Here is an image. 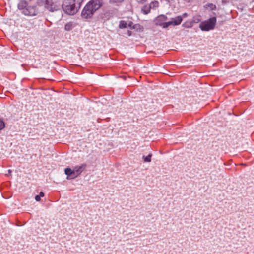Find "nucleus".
<instances>
[{
    "label": "nucleus",
    "instance_id": "obj_5",
    "mask_svg": "<svg viewBox=\"0 0 254 254\" xmlns=\"http://www.w3.org/2000/svg\"><path fill=\"white\" fill-rule=\"evenodd\" d=\"M182 17L181 16H178L172 19L170 21L165 22L163 25V28H166L170 25L176 26L179 25L182 21Z\"/></svg>",
    "mask_w": 254,
    "mask_h": 254
},
{
    "label": "nucleus",
    "instance_id": "obj_12",
    "mask_svg": "<svg viewBox=\"0 0 254 254\" xmlns=\"http://www.w3.org/2000/svg\"><path fill=\"white\" fill-rule=\"evenodd\" d=\"M152 157V154H149L148 155V156L145 157L144 156H143V158L144 159V162H150L151 161V158Z\"/></svg>",
    "mask_w": 254,
    "mask_h": 254
},
{
    "label": "nucleus",
    "instance_id": "obj_18",
    "mask_svg": "<svg viewBox=\"0 0 254 254\" xmlns=\"http://www.w3.org/2000/svg\"><path fill=\"white\" fill-rule=\"evenodd\" d=\"M207 6L208 7H209L211 10H214L216 8V5L212 3L208 4Z\"/></svg>",
    "mask_w": 254,
    "mask_h": 254
},
{
    "label": "nucleus",
    "instance_id": "obj_9",
    "mask_svg": "<svg viewBox=\"0 0 254 254\" xmlns=\"http://www.w3.org/2000/svg\"><path fill=\"white\" fill-rule=\"evenodd\" d=\"M151 9V7H150V6H149V4L145 5L141 8V12L144 14L146 15V14H148L150 12Z\"/></svg>",
    "mask_w": 254,
    "mask_h": 254
},
{
    "label": "nucleus",
    "instance_id": "obj_20",
    "mask_svg": "<svg viewBox=\"0 0 254 254\" xmlns=\"http://www.w3.org/2000/svg\"><path fill=\"white\" fill-rule=\"evenodd\" d=\"M139 3L143 4L146 2V0H136Z\"/></svg>",
    "mask_w": 254,
    "mask_h": 254
},
{
    "label": "nucleus",
    "instance_id": "obj_21",
    "mask_svg": "<svg viewBox=\"0 0 254 254\" xmlns=\"http://www.w3.org/2000/svg\"><path fill=\"white\" fill-rule=\"evenodd\" d=\"M39 195L40 197H43V196H44V192H42V191H41V192H40L39 193Z\"/></svg>",
    "mask_w": 254,
    "mask_h": 254
},
{
    "label": "nucleus",
    "instance_id": "obj_1",
    "mask_svg": "<svg viewBox=\"0 0 254 254\" xmlns=\"http://www.w3.org/2000/svg\"><path fill=\"white\" fill-rule=\"evenodd\" d=\"M102 5L101 0H91L85 6L81 13L82 18H91L94 13Z\"/></svg>",
    "mask_w": 254,
    "mask_h": 254
},
{
    "label": "nucleus",
    "instance_id": "obj_3",
    "mask_svg": "<svg viewBox=\"0 0 254 254\" xmlns=\"http://www.w3.org/2000/svg\"><path fill=\"white\" fill-rule=\"evenodd\" d=\"M64 11L69 15H74L77 12L79 7L70 0H64L62 4Z\"/></svg>",
    "mask_w": 254,
    "mask_h": 254
},
{
    "label": "nucleus",
    "instance_id": "obj_10",
    "mask_svg": "<svg viewBox=\"0 0 254 254\" xmlns=\"http://www.w3.org/2000/svg\"><path fill=\"white\" fill-rule=\"evenodd\" d=\"M27 3L25 1H21L18 4V8L24 11V9L27 7Z\"/></svg>",
    "mask_w": 254,
    "mask_h": 254
},
{
    "label": "nucleus",
    "instance_id": "obj_17",
    "mask_svg": "<svg viewBox=\"0 0 254 254\" xmlns=\"http://www.w3.org/2000/svg\"><path fill=\"white\" fill-rule=\"evenodd\" d=\"M64 28L66 30L70 31L71 29V25L69 23L66 24Z\"/></svg>",
    "mask_w": 254,
    "mask_h": 254
},
{
    "label": "nucleus",
    "instance_id": "obj_2",
    "mask_svg": "<svg viewBox=\"0 0 254 254\" xmlns=\"http://www.w3.org/2000/svg\"><path fill=\"white\" fill-rule=\"evenodd\" d=\"M37 4L44 7L51 12L60 10L61 4L57 0H38Z\"/></svg>",
    "mask_w": 254,
    "mask_h": 254
},
{
    "label": "nucleus",
    "instance_id": "obj_8",
    "mask_svg": "<svg viewBox=\"0 0 254 254\" xmlns=\"http://www.w3.org/2000/svg\"><path fill=\"white\" fill-rule=\"evenodd\" d=\"M167 19V17L165 15H162L158 16L155 19V24L163 27V25L165 23L163 22V21H165Z\"/></svg>",
    "mask_w": 254,
    "mask_h": 254
},
{
    "label": "nucleus",
    "instance_id": "obj_16",
    "mask_svg": "<svg viewBox=\"0 0 254 254\" xmlns=\"http://www.w3.org/2000/svg\"><path fill=\"white\" fill-rule=\"evenodd\" d=\"M5 127V124L3 120L0 119V130Z\"/></svg>",
    "mask_w": 254,
    "mask_h": 254
},
{
    "label": "nucleus",
    "instance_id": "obj_14",
    "mask_svg": "<svg viewBox=\"0 0 254 254\" xmlns=\"http://www.w3.org/2000/svg\"><path fill=\"white\" fill-rule=\"evenodd\" d=\"M149 6H150L151 8H153L158 6L159 3L157 1H154L150 3Z\"/></svg>",
    "mask_w": 254,
    "mask_h": 254
},
{
    "label": "nucleus",
    "instance_id": "obj_13",
    "mask_svg": "<svg viewBox=\"0 0 254 254\" xmlns=\"http://www.w3.org/2000/svg\"><path fill=\"white\" fill-rule=\"evenodd\" d=\"M124 0H110V3L118 5L123 2Z\"/></svg>",
    "mask_w": 254,
    "mask_h": 254
},
{
    "label": "nucleus",
    "instance_id": "obj_23",
    "mask_svg": "<svg viewBox=\"0 0 254 254\" xmlns=\"http://www.w3.org/2000/svg\"><path fill=\"white\" fill-rule=\"evenodd\" d=\"M182 17H186L187 16V14L186 13H185L183 14L182 16H181Z\"/></svg>",
    "mask_w": 254,
    "mask_h": 254
},
{
    "label": "nucleus",
    "instance_id": "obj_19",
    "mask_svg": "<svg viewBox=\"0 0 254 254\" xmlns=\"http://www.w3.org/2000/svg\"><path fill=\"white\" fill-rule=\"evenodd\" d=\"M40 198L41 197L39 195H37L35 196V199L36 201H39L41 199Z\"/></svg>",
    "mask_w": 254,
    "mask_h": 254
},
{
    "label": "nucleus",
    "instance_id": "obj_24",
    "mask_svg": "<svg viewBox=\"0 0 254 254\" xmlns=\"http://www.w3.org/2000/svg\"><path fill=\"white\" fill-rule=\"evenodd\" d=\"M168 2H170L171 1H174L175 0H166Z\"/></svg>",
    "mask_w": 254,
    "mask_h": 254
},
{
    "label": "nucleus",
    "instance_id": "obj_25",
    "mask_svg": "<svg viewBox=\"0 0 254 254\" xmlns=\"http://www.w3.org/2000/svg\"><path fill=\"white\" fill-rule=\"evenodd\" d=\"M226 3V2L224 0H222V3L223 4H225Z\"/></svg>",
    "mask_w": 254,
    "mask_h": 254
},
{
    "label": "nucleus",
    "instance_id": "obj_7",
    "mask_svg": "<svg viewBox=\"0 0 254 254\" xmlns=\"http://www.w3.org/2000/svg\"><path fill=\"white\" fill-rule=\"evenodd\" d=\"M85 165H82L80 166H76L74 167V177L73 178L77 177L78 175H79L83 171L85 167Z\"/></svg>",
    "mask_w": 254,
    "mask_h": 254
},
{
    "label": "nucleus",
    "instance_id": "obj_15",
    "mask_svg": "<svg viewBox=\"0 0 254 254\" xmlns=\"http://www.w3.org/2000/svg\"><path fill=\"white\" fill-rule=\"evenodd\" d=\"M127 23L124 21H121L120 23L119 27L120 28H125L127 27Z\"/></svg>",
    "mask_w": 254,
    "mask_h": 254
},
{
    "label": "nucleus",
    "instance_id": "obj_22",
    "mask_svg": "<svg viewBox=\"0 0 254 254\" xmlns=\"http://www.w3.org/2000/svg\"><path fill=\"white\" fill-rule=\"evenodd\" d=\"M12 172V171L10 169L8 170V174H6V175H10Z\"/></svg>",
    "mask_w": 254,
    "mask_h": 254
},
{
    "label": "nucleus",
    "instance_id": "obj_11",
    "mask_svg": "<svg viewBox=\"0 0 254 254\" xmlns=\"http://www.w3.org/2000/svg\"><path fill=\"white\" fill-rule=\"evenodd\" d=\"M65 174L68 176L73 175L74 176V171L72 170L70 168H65L64 170Z\"/></svg>",
    "mask_w": 254,
    "mask_h": 254
},
{
    "label": "nucleus",
    "instance_id": "obj_6",
    "mask_svg": "<svg viewBox=\"0 0 254 254\" xmlns=\"http://www.w3.org/2000/svg\"><path fill=\"white\" fill-rule=\"evenodd\" d=\"M38 11L35 6H27V7L24 9L22 13L28 16H34L37 14Z\"/></svg>",
    "mask_w": 254,
    "mask_h": 254
},
{
    "label": "nucleus",
    "instance_id": "obj_4",
    "mask_svg": "<svg viewBox=\"0 0 254 254\" xmlns=\"http://www.w3.org/2000/svg\"><path fill=\"white\" fill-rule=\"evenodd\" d=\"M216 23L215 17L210 18L208 20L203 22L200 25V28L202 31H207L213 29Z\"/></svg>",
    "mask_w": 254,
    "mask_h": 254
},
{
    "label": "nucleus",
    "instance_id": "obj_26",
    "mask_svg": "<svg viewBox=\"0 0 254 254\" xmlns=\"http://www.w3.org/2000/svg\"><path fill=\"white\" fill-rule=\"evenodd\" d=\"M187 2H190V0H185Z\"/></svg>",
    "mask_w": 254,
    "mask_h": 254
}]
</instances>
